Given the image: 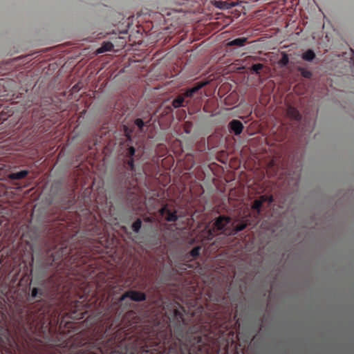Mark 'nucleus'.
I'll return each instance as SVG.
<instances>
[{
	"label": "nucleus",
	"mask_w": 354,
	"mask_h": 354,
	"mask_svg": "<svg viewBox=\"0 0 354 354\" xmlns=\"http://www.w3.org/2000/svg\"><path fill=\"white\" fill-rule=\"evenodd\" d=\"M146 298V295L144 292L129 290L119 298L113 297L111 301L115 306L114 310H128L132 306L133 301H142Z\"/></svg>",
	"instance_id": "1"
},
{
	"label": "nucleus",
	"mask_w": 354,
	"mask_h": 354,
	"mask_svg": "<svg viewBox=\"0 0 354 354\" xmlns=\"http://www.w3.org/2000/svg\"><path fill=\"white\" fill-rule=\"evenodd\" d=\"M70 254L69 250L65 247H62L56 252L51 254L49 263H46L48 266H55L56 268L58 267V261L66 259L68 257Z\"/></svg>",
	"instance_id": "2"
},
{
	"label": "nucleus",
	"mask_w": 354,
	"mask_h": 354,
	"mask_svg": "<svg viewBox=\"0 0 354 354\" xmlns=\"http://www.w3.org/2000/svg\"><path fill=\"white\" fill-rule=\"evenodd\" d=\"M231 223V218L227 216H219L214 223V227L218 231L226 232L228 230L227 225Z\"/></svg>",
	"instance_id": "3"
},
{
	"label": "nucleus",
	"mask_w": 354,
	"mask_h": 354,
	"mask_svg": "<svg viewBox=\"0 0 354 354\" xmlns=\"http://www.w3.org/2000/svg\"><path fill=\"white\" fill-rule=\"evenodd\" d=\"M229 127L230 130L234 133L235 135H240L243 129V125L242 122L238 120H232L230 124Z\"/></svg>",
	"instance_id": "4"
},
{
	"label": "nucleus",
	"mask_w": 354,
	"mask_h": 354,
	"mask_svg": "<svg viewBox=\"0 0 354 354\" xmlns=\"http://www.w3.org/2000/svg\"><path fill=\"white\" fill-rule=\"evenodd\" d=\"M287 115L289 118L296 121H300L301 120V115L295 107L288 106Z\"/></svg>",
	"instance_id": "5"
},
{
	"label": "nucleus",
	"mask_w": 354,
	"mask_h": 354,
	"mask_svg": "<svg viewBox=\"0 0 354 354\" xmlns=\"http://www.w3.org/2000/svg\"><path fill=\"white\" fill-rule=\"evenodd\" d=\"M206 83H198L193 88L187 89L184 93L183 95L185 97H192L196 92H198L201 88H202Z\"/></svg>",
	"instance_id": "6"
},
{
	"label": "nucleus",
	"mask_w": 354,
	"mask_h": 354,
	"mask_svg": "<svg viewBox=\"0 0 354 354\" xmlns=\"http://www.w3.org/2000/svg\"><path fill=\"white\" fill-rule=\"evenodd\" d=\"M248 42V38L247 37H240L236 38L235 39H233L229 42L227 43V46H245Z\"/></svg>",
	"instance_id": "7"
},
{
	"label": "nucleus",
	"mask_w": 354,
	"mask_h": 354,
	"mask_svg": "<svg viewBox=\"0 0 354 354\" xmlns=\"http://www.w3.org/2000/svg\"><path fill=\"white\" fill-rule=\"evenodd\" d=\"M201 246H196L194 247L189 253L187 254L185 259L187 260L190 257H192L194 259H198L201 255Z\"/></svg>",
	"instance_id": "8"
},
{
	"label": "nucleus",
	"mask_w": 354,
	"mask_h": 354,
	"mask_svg": "<svg viewBox=\"0 0 354 354\" xmlns=\"http://www.w3.org/2000/svg\"><path fill=\"white\" fill-rule=\"evenodd\" d=\"M185 103V96L183 95H178L177 97H176L173 102H172V106L175 109H178L180 107L185 106L186 104Z\"/></svg>",
	"instance_id": "9"
},
{
	"label": "nucleus",
	"mask_w": 354,
	"mask_h": 354,
	"mask_svg": "<svg viewBox=\"0 0 354 354\" xmlns=\"http://www.w3.org/2000/svg\"><path fill=\"white\" fill-rule=\"evenodd\" d=\"M113 48V45L111 42L107 41L104 42L102 45L97 50L98 54L104 53L105 52L111 51Z\"/></svg>",
	"instance_id": "10"
},
{
	"label": "nucleus",
	"mask_w": 354,
	"mask_h": 354,
	"mask_svg": "<svg viewBox=\"0 0 354 354\" xmlns=\"http://www.w3.org/2000/svg\"><path fill=\"white\" fill-rule=\"evenodd\" d=\"M44 295L43 290L39 288H33L31 291V297L35 300H40Z\"/></svg>",
	"instance_id": "11"
},
{
	"label": "nucleus",
	"mask_w": 354,
	"mask_h": 354,
	"mask_svg": "<svg viewBox=\"0 0 354 354\" xmlns=\"http://www.w3.org/2000/svg\"><path fill=\"white\" fill-rule=\"evenodd\" d=\"M28 174V171L21 170L20 171L12 173L10 175V178L12 180H21L26 178Z\"/></svg>",
	"instance_id": "12"
},
{
	"label": "nucleus",
	"mask_w": 354,
	"mask_h": 354,
	"mask_svg": "<svg viewBox=\"0 0 354 354\" xmlns=\"http://www.w3.org/2000/svg\"><path fill=\"white\" fill-rule=\"evenodd\" d=\"M301 58L304 61L311 62L315 58V53L313 50L308 49L302 53Z\"/></svg>",
	"instance_id": "13"
},
{
	"label": "nucleus",
	"mask_w": 354,
	"mask_h": 354,
	"mask_svg": "<svg viewBox=\"0 0 354 354\" xmlns=\"http://www.w3.org/2000/svg\"><path fill=\"white\" fill-rule=\"evenodd\" d=\"M247 227V223H245V222H242L241 223H239L238 225H236L230 232V234L231 235H236L239 232L241 231H243V230H245Z\"/></svg>",
	"instance_id": "14"
},
{
	"label": "nucleus",
	"mask_w": 354,
	"mask_h": 354,
	"mask_svg": "<svg viewBox=\"0 0 354 354\" xmlns=\"http://www.w3.org/2000/svg\"><path fill=\"white\" fill-rule=\"evenodd\" d=\"M166 221L168 222H176L178 219V216H177L176 211L169 210L166 214Z\"/></svg>",
	"instance_id": "15"
},
{
	"label": "nucleus",
	"mask_w": 354,
	"mask_h": 354,
	"mask_svg": "<svg viewBox=\"0 0 354 354\" xmlns=\"http://www.w3.org/2000/svg\"><path fill=\"white\" fill-rule=\"evenodd\" d=\"M30 268L28 267L27 262L24 260L22 261V264L24 266V268H25V274H28V272L30 271V274L32 272V266L34 262V257L32 254L30 252Z\"/></svg>",
	"instance_id": "16"
},
{
	"label": "nucleus",
	"mask_w": 354,
	"mask_h": 354,
	"mask_svg": "<svg viewBox=\"0 0 354 354\" xmlns=\"http://www.w3.org/2000/svg\"><path fill=\"white\" fill-rule=\"evenodd\" d=\"M297 71L300 72L301 76L306 79H310L313 76L311 71L306 70V68L299 66Z\"/></svg>",
	"instance_id": "17"
},
{
	"label": "nucleus",
	"mask_w": 354,
	"mask_h": 354,
	"mask_svg": "<svg viewBox=\"0 0 354 354\" xmlns=\"http://www.w3.org/2000/svg\"><path fill=\"white\" fill-rule=\"evenodd\" d=\"M135 153L136 149L133 147L130 146L127 149L124 156L126 158H133Z\"/></svg>",
	"instance_id": "18"
},
{
	"label": "nucleus",
	"mask_w": 354,
	"mask_h": 354,
	"mask_svg": "<svg viewBox=\"0 0 354 354\" xmlns=\"http://www.w3.org/2000/svg\"><path fill=\"white\" fill-rule=\"evenodd\" d=\"M142 226V221L140 218H138L136 221H135L132 224V230L133 232L138 233L140 232V230Z\"/></svg>",
	"instance_id": "19"
},
{
	"label": "nucleus",
	"mask_w": 354,
	"mask_h": 354,
	"mask_svg": "<svg viewBox=\"0 0 354 354\" xmlns=\"http://www.w3.org/2000/svg\"><path fill=\"white\" fill-rule=\"evenodd\" d=\"M124 162L128 166V169L131 171H135L134 158H127Z\"/></svg>",
	"instance_id": "20"
},
{
	"label": "nucleus",
	"mask_w": 354,
	"mask_h": 354,
	"mask_svg": "<svg viewBox=\"0 0 354 354\" xmlns=\"http://www.w3.org/2000/svg\"><path fill=\"white\" fill-rule=\"evenodd\" d=\"M262 204L259 200H255L252 205V208L257 212V214H260L261 211Z\"/></svg>",
	"instance_id": "21"
},
{
	"label": "nucleus",
	"mask_w": 354,
	"mask_h": 354,
	"mask_svg": "<svg viewBox=\"0 0 354 354\" xmlns=\"http://www.w3.org/2000/svg\"><path fill=\"white\" fill-rule=\"evenodd\" d=\"M263 65L262 64H255L252 66V70L257 74H259L260 71L263 69Z\"/></svg>",
	"instance_id": "22"
},
{
	"label": "nucleus",
	"mask_w": 354,
	"mask_h": 354,
	"mask_svg": "<svg viewBox=\"0 0 354 354\" xmlns=\"http://www.w3.org/2000/svg\"><path fill=\"white\" fill-rule=\"evenodd\" d=\"M134 124L138 127L139 130L142 132L145 122L141 118H137L134 121Z\"/></svg>",
	"instance_id": "23"
},
{
	"label": "nucleus",
	"mask_w": 354,
	"mask_h": 354,
	"mask_svg": "<svg viewBox=\"0 0 354 354\" xmlns=\"http://www.w3.org/2000/svg\"><path fill=\"white\" fill-rule=\"evenodd\" d=\"M169 210L170 209L168 208L167 205H165L160 209V214L162 216L166 215Z\"/></svg>",
	"instance_id": "24"
},
{
	"label": "nucleus",
	"mask_w": 354,
	"mask_h": 354,
	"mask_svg": "<svg viewBox=\"0 0 354 354\" xmlns=\"http://www.w3.org/2000/svg\"><path fill=\"white\" fill-rule=\"evenodd\" d=\"M289 62V59H288V57L286 54H284L281 59V64L282 65H287Z\"/></svg>",
	"instance_id": "25"
},
{
	"label": "nucleus",
	"mask_w": 354,
	"mask_h": 354,
	"mask_svg": "<svg viewBox=\"0 0 354 354\" xmlns=\"http://www.w3.org/2000/svg\"><path fill=\"white\" fill-rule=\"evenodd\" d=\"M225 4H226V2L219 1H216L214 5L218 8L224 9V8H225Z\"/></svg>",
	"instance_id": "26"
},
{
	"label": "nucleus",
	"mask_w": 354,
	"mask_h": 354,
	"mask_svg": "<svg viewBox=\"0 0 354 354\" xmlns=\"http://www.w3.org/2000/svg\"><path fill=\"white\" fill-rule=\"evenodd\" d=\"M124 133H125V136L127 137V138L131 140L132 131L129 130L127 127H126L124 129Z\"/></svg>",
	"instance_id": "27"
},
{
	"label": "nucleus",
	"mask_w": 354,
	"mask_h": 354,
	"mask_svg": "<svg viewBox=\"0 0 354 354\" xmlns=\"http://www.w3.org/2000/svg\"><path fill=\"white\" fill-rule=\"evenodd\" d=\"M268 196L267 195H262L260 196L259 199H258L259 201H261V203L263 205V203L267 202Z\"/></svg>",
	"instance_id": "28"
},
{
	"label": "nucleus",
	"mask_w": 354,
	"mask_h": 354,
	"mask_svg": "<svg viewBox=\"0 0 354 354\" xmlns=\"http://www.w3.org/2000/svg\"><path fill=\"white\" fill-rule=\"evenodd\" d=\"M84 261H76V258H74V259H73L72 263H75V266H80V265H81V263H84Z\"/></svg>",
	"instance_id": "29"
},
{
	"label": "nucleus",
	"mask_w": 354,
	"mask_h": 354,
	"mask_svg": "<svg viewBox=\"0 0 354 354\" xmlns=\"http://www.w3.org/2000/svg\"><path fill=\"white\" fill-rule=\"evenodd\" d=\"M274 201V198L272 196H268L267 202H268L269 204L272 203Z\"/></svg>",
	"instance_id": "30"
},
{
	"label": "nucleus",
	"mask_w": 354,
	"mask_h": 354,
	"mask_svg": "<svg viewBox=\"0 0 354 354\" xmlns=\"http://www.w3.org/2000/svg\"><path fill=\"white\" fill-rule=\"evenodd\" d=\"M186 266H187V264H183V268H180V269L186 270V268H185Z\"/></svg>",
	"instance_id": "31"
}]
</instances>
